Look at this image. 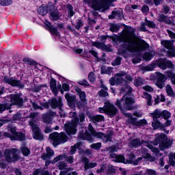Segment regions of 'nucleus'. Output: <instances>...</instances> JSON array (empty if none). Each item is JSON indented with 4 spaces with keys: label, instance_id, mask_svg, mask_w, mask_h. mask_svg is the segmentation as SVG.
I'll list each match as a JSON object with an SVG mask.
<instances>
[{
    "label": "nucleus",
    "instance_id": "nucleus-1",
    "mask_svg": "<svg viewBox=\"0 0 175 175\" xmlns=\"http://www.w3.org/2000/svg\"><path fill=\"white\" fill-rule=\"evenodd\" d=\"M125 27V31L128 33V36L120 37V42H122L120 46V52L121 54H126V53H141L143 51H146L148 49H150V44L146 42V40L139 38L136 42H131L132 40L131 38H136V34L135 33V30L132 29L131 26H126L123 24Z\"/></svg>",
    "mask_w": 175,
    "mask_h": 175
},
{
    "label": "nucleus",
    "instance_id": "nucleus-2",
    "mask_svg": "<svg viewBox=\"0 0 175 175\" xmlns=\"http://www.w3.org/2000/svg\"><path fill=\"white\" fill-rule=\"evenodd\" d=\"M123 103V106L125 110L128 111H131V110H136L137 109V105H132L135 103V99L132 97H126V94H124L120 99H118L116 102V106L120 109V110H122V105H121Z\"/></svg>",
    "mask_w": 175,
    "mask_h": 175
},
{
    "label": "nucleus",
    "instance_id": "nucleus-3",
    "mask_svg": "<svg viewBox=\"0 0 175 175\" xmlns=\"http://www.w3.org/2000/svg\"><path fill=\"white\" fill-rule=\"evenodd\" d=\"M8 131L11 134L8 132L3 133V136H5V137H8V139H10V140L16 142H24V140H25V135L23 131L17 132V127L10 126L8 128Z\"/></svg>",
    "mask_w": 175,
    "mask_h": 175
},
{
    "label": "nucleus",
    "instance_id": "nucleus-4",
    "mask_svg": "<svg viewBox=\"0 0 175 175\" xmlns=\"http://www.w3.org/2000/svg\"><path fill=\"white\" fill-rule=\"evenodd\" d=\"M49 139L53 140V146L57 147V146H59V144L66 143L69 139V137H68V135L65 132H61L60 133L54 132L49 135Z\"/></svg>",
    "mask_w": 175,
    "mask_h": 175
},
{
    "label": "nucleus",
    "instance_id": "nucleus-5",
    "mask_svg": "<svg viewBox=\"0 0 175 175\" xmlns=\"http://www.w3.org/2000/svg\"><path fill=\"white\" fill-rule=\"evenodd\" d=\"M23 93L10 94L8 96L10 103L7 102L9 110L12 109V106H17L21 107L24 105V98L22 97Z\"/></svg>",
    "mask_w": 175,
    "mask_h": 175
},
{
    "label": "nucleus",
    "instance_id": "nucleus-6",
    "mask_svg": "<svg viewBox=\"0 0 175 175\" xmlns=\"http://www.w3.org/2000/svg\"><path fill=\"white\" fill-rule=\"evenodd\" d=\"M113 2H117V0H96L93 1V8L94 10L105 12L110 9Z\"/></svg>",
    "mask_w": 175,
    "mask_h": 175
},
{
    "label": "nucleus",
    "instance_id": "nucleus-7",
    "mask_svg": "<svg viewBox=\"0 0 175 175\" xmlns=\"http://www.w3.org/2000/svg\"><path fill=\"white\" fill-rule=\"evenodd\" d=\"M98 110L99 113H105V114H107L111 118L115 117L118 112V109L110 102H105L104 107H99Z\"/></svg>",
    "mask_w": 175,
    "mask_h": 175
},
{
    "label": "nucleus",
    "instance_id": "nucleus-8",
    "mask_svg": "<svg viewBox=\"0 0 175 175\" xmlns=\"http://www.w3.org/2000/svg\"><path fill=\"white\" fill-rule=\"evenodd\" d=\"M74 116H76L74 121L65 124V131L70 136L72 135H76L77 133V125H79V118H77V113H74Z\"/></svg>",
    "mask_w": 175,
    "mask_h": 175
},
{
    "label": "nucleus",
    "instance_id": "nucleus-9",
    "mask_svg": "<svg viewBox=\"0 0 175 175\" xmlns=\"http://www.w3.org/2000/svg\"><path fill=\"white\" fill-rule=\"evenodd\" d=\"M16 152H17V149L16 148L6 149L4 152V157L6 162L8 163L17 162V161L20 159V157Z\"/></svg>",
    "mask_w": 175,
    "mask_h": 175
},
{
    "label": "nucleus",
    "instance_id": "nucleus-10",
    "mask_svg": "<svg viewBox=\"0 0 175 175\" xmlns=\"http://www.w3.org/2000/svg\"><path fill=\"white\" fill-rule=\"evenodd\" d=\"M3 82L5 84H9L11 87H16L20 90H23L25 87L24 83H23L21 80L16 79V78L13 77H9L8 76H4Z\"/></svg>",
    "mask_w": 175,
    "mask_h": 175
},
{
    "label": "nucleus",
    "instance_id": "nucleus-11",
    "mask_svg": "<svg viewBox=\"0 0 175 175\" xmlns=\"http://www.w3.org/2000/svg\"><path fill=\"white\" fill-rule=\"evenodd\" d=\"M157 66H159L160 69H173L174 68V65L170 60H167V59L160 58L156 62Z\"/></svg>",
    "mask_w": 175,
    "mask_h": 175
},
{
    "label": "nucleus",
    "instance_id": "nucleus-12",
    "mask_svg": "<svg viewBox=\"0 0 175 175\" xmlns=\"http://www.w3.org/2000/svg\"><path fill=\"white\" fill-rule=\"evenodd\" d=\"M155 79H157L156 85L160 90H162L165 87V81L167 80V77L162 74L161 72H157L154 75Z\"/></svg>",
    "mask_w": 175,
    "mask_h": 175
},
{
    "label": "nucleus",
    "instance_id": "nucleus-13",
    "mask_svg": "<svg viewBox=\"0 0 175 175\" xmlns=\"http://www.w3.org/2000/svg\"><path fill=\"white\" fill-rule=\"evenodd\" d=\"M44 28L53 35V36H61V33L58 31V27L53 26L51 22L46 20L44 21Z\"/></svg>",
    "mask_w": 175,
    "mask_h": 175
},
{
    "label": "nucleus",
    "instance_id": "nucleus-14",
    "mask_svg": "<svg viewBox=\"0 0 175 175\" xmlns=\"http://www.w3.org/2000/svg\"><path fill=\"white\" fill-rule=\"evenodd\" d=\"M129 123H130L133 126H145L147 125V120L146 119L139 120H137V118H131L129 120Z\"/></svg>",
    "mask_w": 175,
    "mask_h": 175
},
{
    "label": "nucleus",
    "instance_id": "nucleus-15",
    "mask_svg": "<svg viewBox=\"0 0 175 175\" xmlns=\"http://www.w3.org/2000/svg\"><path fill=\"white\" fill-rule=\"evenodd\" d=\"M50 105L51 109H59L60 111H64L62 109V107L64 104L62 103V100L61 98L57 100L55 98H53L51 99Z\"/></svg>",
    "mask_w": 175,
    "mask_h": 175
},
{
    "label": "nucleus",
    "instance_id": "nucleus-16",
    "mask_svg": "<svg viewBox=\"0 0 175 175\" xmlns=\"http://www.w3.org/2000/svg\"><path fill=\"white\" fill-rule=\"evenodd\" d=\"M82 162L84 163V170H88V169H94L98 166L97 163H90V159L88 157H83Z\"/></svg>",
    "mask_w": 175,
    "mask_h": 175
},
{
    "label": "nucleus",
    "instance_id": "nucleus-17",
    "mask_svg": "<svg viewBox=\"0 0 175 175\" xmlns=\"http://www.w3.org/2000/svg\"><path fill=\"white\" fill-rule=\"evenodd\" d=\"M65 98L67 100L68 106L70 109H74L76 107V95L70 96L69 94L65 95Z\"/></svg>",
    "mask_w": 175,
    "mask_h": 175
},
{
    "label": "nucleus",
    "instance_id": "nucleus-18",
    "mask_svg": "<svg viewBox=\"0 0 175 175\" xmlns=\"http://www.w3.org/2000/svg\"><path fill=\"white\" fill-rule=\"evenodd\" d=\"M165 140H167V137H166L165 133H157L153 143L154 146H158V144L160 146L161 143H163Z\"/></svg>",
    "mask_w": 175,
    "mask_h": 175
},
{
    "label": "nucleus",
    "instance_id": "nucleus-19",
    "mask_svg": "<svg viewBox=\"0 0 175 175\" xmlns=\"http://www.w3.org/2000/svg\"><path fill=\"white\" fill-rule=\"evenodd\" d=\"M50 89L53 95L57 96L58 95V89L57 88V81L51 77L50 81Z\"/></svg>",
    "mask_w": 175,
    "mask_h": 175
},
{
    "label": "nucleus",
    "instance_id": "nucleus-20",
    "mask_svg": "<svg viewBox=\"0 0 175 175\" xmlns=\"http://www.w3.org/2000/svg\"><path fill=\"white\" fill-rule=\"evenodd\" d=\"M32 132L34 140L42 141L43 140V139H44V136H43V134H42V132L40 131V129L39 127L38 129H36L35 130H33Z\"/></svg>",
    "mask_w": 175,
    "mask_h": 175
},
{
    "label": "nucleus",
    "instance_id": "nucleus-21",
    "mask_svg": "<svg viewBox=\"0 0 175 175\" xmlns=\"http://www.w3.org/2000/svg\"><path fill=\"white\" fill-rule=\"evenodd\" d=\"M143 144L140 138L131 139H130V146L132 148H137Z\"/></svg>",
    "mask_w": 175,
    "mask_h": 175
},
{
    "label": "nucleus",
    "instance_id": "nucleus-22",
    "mask_svg": "<svg viewBox=\"0 0 175 175\" xmlns=\"http://www.w3.org/2000/svg\"><path fill=\"white\" fill-rule=\"evenodd\" d=\"M49 18L51 21H58V20L61 19V16L59 15V12L58 10H56L53 12L49 13Z\"/></svg>",
    "mask_w": 175,
    "mask_h": 175
},
{
    "label": "nucleus",
    "instance_id": "nucleus-23",
    "mask_svg": "<svg viewBox=\"0 0 175 175\" xmlns=\"http://www.w3.org/2000/svg\"><path fill=\"white\" fill-rule=\"evenodd\" d=\"M109 20H114V18H118V20H122V15L120 10L112 11L111 14L109 16Z\"/></svg>",
    "mask_w": 175,
    "mask_h": 175
},
{
    "label": "nucleus",
    "instance_id": "nucleus-24",
    "mask_svg": "<svg viewBox=\"0 0 175 175\" xmlns=\"http://www.w3.org/2000/svg\"><path fill=\"white\" fill-rule=\"evenodd\" d=\"M79 137L81 140H88L89 139H91V134L87 130L85 131V133L84 131H81L79 133Z\"/></svg>",
    "mask_w": 175,
    "mask_h": 175
},
{
    "label": "nucleus",
    "instance_id": "nucleus-25",
    "mask_svg": "<svg viewBox=\"0 0 175 175\" xmlns=\"http://www.w3.org/2000/svg\"><path fill=\"white\" fill-rule=\"evenodd\" d=\"M173 144V141L169 140V141H164V142L161 143L159 145L160 150H166V148H170Z\"/></svg>",
    "mask_w": 175,
    "mask_h": 175
},
{
    "label": "nucleus",
    "instance_id": "nucleus-26",
    "mask_svg": "<svg viewBox=\"0 0 175 175\" xmlns=\"http://www.w3.org/2000/svg\"><path fill=\"white\" fill-rule=\"evenodd\" d=\"M113 135H114L113 131H109L108 133L105 134L103 138L104 143H111L113 142Z\"/></svg>",
    "mask_w": 175,
    "mask_h": 175
},
{
    "label": "nucleus",
    "instance_id": "nucleus-27",
    "mask_svg": "<svg viewBox=\"0 0 175 175\" xmlns=\"http://www.w3.org/2000/svg\"><path fill=\"white\" fill-rule=\"evenodd\" d=\"M108 38L109 39H111V40H113V42H116V40H117V38H118V36L117 35L114 36H109V35H105V36H100V40L101 43H105L106 42V40H107Z\"/></svg>",
    "mask_w": 175,
    "mask_h": 175
},
{
    "label": "nucleus",
    "instance_id": "nucleus-28",
    "mask_svg": "<svg viewBox=\"0 0 175 175\" xmlns=\"http://www.w3.org/2000/svg\"><path fill=\"white\" fill-rule=\"evenodd\" d=\"M91 120L94 124H97L98 122H102L105 121V116H103V115L93 116L91 118Z\"/></svg>",
    "mask_w": 175,
    "mask_h": 175
},
{
    "label": "nucleus",
    "instance_id": "nucleus-29",
    "mask_svg": "<svg viewBox=\"0 0 175 175\" xmlns=\"http://www.w3.org/2000/svg\"><path fill=\"white\" fill-rule=\"evenodd\" d=\"M53 116H54L51 112L45 114L42 118L44 124H51L53 121Z\"/></svg>",
    "mask_w": 175,
    "mask_h": 175
},
{
    "label": "nucleus",
    "instance_id": "nucleus-30",
    "mask_svg": "<svg viewBox=\"0 0 175 175\" xmlns=\"http://www.w3.org/2000/svg\"><path fill=\"white\" fill-rule=\"evenodd\" d=\"M24 64L26 65H30L31 66H36L38 62L29 57H24L23 59Z\"/></svg>",
    "mask_w": 175,
    "mask_h": 175
},
{
    "label": "nucleus",
    "instance_id": "nucleus-31",
    "mask_svg": "<svg viewBox=\"0 0 175 175\" xmlns=\"http://www.w3.org/2000/svg\"><path fill=\"white\" fill-rule=\"evenodd\" d=\"M46 8L48 13H53L58 10L54 6V4L50 1L46 4Z\"/></svg>",
    "mask_w": 175,
    "mask_h": 175
},
{
    "label": "nucleus",
    "instance_id": "nucleus-32",
    "mask_svg": "<svg viewBox=\"0 0 175 175\" xmlns=\"http://www.w3.org/2000/svg\"><path fill=\"white\" fill-rule=\"evenodd\" d=\"M120 26L116 23H109V31L111 32H118L120 31Z\"/></svg>",
    "mask_w": 175,
    "mask_h": 175
},
{
    "label": "nucleus",
    "instance_id": "nucleus-33",
    "mask_svg": "<svg viewBox=\"0 0 175 175\" xmlns=\"http://www.w3.org/2000/svg\"><path fill=\"white\" fill-rule=\"evenodd\" d=\"M38 12L40 16H46L47 14V13H49L46 5H44V6L41 5L38 8Z\"/></svg>",
    "mask_w": 175,
    "mask_h": 175
},
{
    "label": "nucleus",
    "instance_id": "nucleus-34",
    "mask_svg": "<svg viewBox=\"0 0 175 175\" xmlns=\"http://www.w3.org/2000/svg\"><path fill=\"white\" fill-rule=\"evenodd\" d=\"M161 113L162 112H161L159 109H155L151 114L152 116L153 120H158V118H161Z\"/></svg>",
    "mask_w": 175,
    "mask_h": 175
},
{
    "label": "nucleus",
    "instance_id": "nucleus-35",
    "mask_svg": "<svg viewBox=\"0 0 175 175\" xmlns=\"http://www.w3.org/2000/svg\"><path fill=\"white\" fill-rule=\"evenodd\" d=\"M146 25L148 27V28H152V29H155L157 28V25L154 21H148L147 18L145 19Z\"/></svg>",
    "mask_w": 175,
    "mask_h": 175
},
{
    "label": "nucleus",
    "instance_id": "nucleus-36",
    "mask_svg": "<svg viewBox=\"0 0 175 175\" xmlns=\"http://www.w3.org/2000/svg\"><path fill=\"white\" fill-rule=\"evenodd\" d=\"M67 9H68V17H73V16H75V12L73 11V5H72L71 4H67Z\"/></svg>",
    "mask_w": 175,
    "mask_h": 175
},
{
    "label": "nucleus",
    "instance_id": "nucleus-37",
    "mask_svg": "<svg viewBox=\"0 0 175 175\" xmlns=\"http://www.w3.org/2000/svg\"><path fill=\"white\" fill-rule=\"evenodd\" d=\"M162 46L165 47V49H167V50H169L172 49V46H173V44H172V42L169 40H163L161 42Z\"/></svg>",
    "mask_w": 175,
    "mask_h": 175
},
{
    "label": "nucleus",
    "instance_id": "nucleus-38",
    "mask_svg": "<svg viewBox=\"0 0 175 175\" xmlns=\"http://www.w3.org/2000/svg\"><path fill=\"white\" fill-rule=\"evenodd\" d=\"M171 116H172V114L167 110H163V111H161V117L164 120H169V118H170Z\"/></svg>",
    "mask_w": 175,
    "mask_h": 175
},
{
    "label": "nucleus",
    "instance_id": "nucleus-39",
    "mask_svg": "<svg viewBox=\"0 0 175 175\" xmlns=\"http://www.w3.org/2000/svg\"><path fill=\"white\" fill-rule=\"evenodd\" d=\"M21 152H22L23 157H28V155H29V154H31V150H29V148H28V147L23 146L21 148Z\"/></svg>",
    "mask_w": 175,
    "mask_h": 175
},
{
    "label": "nucleus",
    "instance_id": "nucleus-40",
    "mask_svg": "<svg viewBox=\"0 0 175 175\" xmlns=\"http://www.w3.org/2000/svg\"><path fill=\"white\" fill-rule=\"evenodd\" d=\"M13 4V1L12 0H0V5L1 6H10Z\"/></svg>",
    "mask_w": 175,
    "mask_h": 175
},
{
    "label": "nucleus",
    "instance_id": "nucleus-41",
    "mask_svg": "<svg viewBox=\"0 0 175 175\" xmlns=\"http://www.w3.org/2000/svg\"><path fill=\"white\" fill-rule=\"evenodd\" d=\"M121 61H122V57L118 56L113 62L111 63L112 66H117L121 65Z\"/></svg>",
    "mask_w": 175,
    "mask_h": 175
},
{
    "label": "nucleus",
    "instance_id": "nucleus-42",
    "mask_svg": "<svg viewBox=\"0 0 175 175\" xmlns=\"http://www.w3.org/2000/svg\"><path fill=\"white\" fill-rule=\"evenodd\" d=\"M91 148H93L94 150H96V151H99L100 148H102V143L101 142H97L95 144H92L90 146Z\"/></svg>",
    "mask_w": 175,
    "mask_h": 175
},
{
    "label": "nucleus",
    "instance_id": "nucleus-43",
    "mask_svg": "<svg viewBox=\"0 0 175 175\" xmlns=\"http://www.w3.org/2000/svg\"><path fill=\"white\" fill-rule=\"evenodd\" d=\"M116 161L118 163H124L125 162V157L122 154H118L116 157Z\"/></svg>",
    "mask_w": 175,
    "mask_h": 175
},
{
    "label": "nucleus",
    "instance_id": "nucleus-44",
    "mask_svg": "<svg viewBox=\"0 0 175 175\" xmlns=\"http://www.w3.org/2000/svg\"><path fill=\"white\" fill-rule=\"evenodd\" d=\"M104 43L105 42L95 41V42H92V46H93L94 47H96V49H102V47H103Z\"/></svg>",
    "mask_w": 175,
    "mask_h": 175
},
{
    "label": "nucleus",
    "instance_id": "nucleus-45",
    "mask_svg": "<svg viewBox=\"0 0 175 175\" xmlns=\"http://www.w3.org/2000/svg\"><path fill=\"white\" fill-rule=\"evenodd\" d=\"M8 106V102L4 103L3 104L0 103V113H3L5 110H9V107Z\"/></svg>",
    "mask_w": 175,
    "mask_h": 175
},
{
    "label": "nucleus",
    "instance_id": "nucleus-46",
    "mask_svg": "<svg viewBox=\"0 0 175 175\" xmlns=\"http://www.w3.org/2000/svg\"><path fill=\"white\" fill-rule=\"evenodd\" d=\"M152 53L150 52H146L144 55V59H145V61H151V59H152Z\"/></svg>",
    "mask_w": 175,
    "mask_h": 175
},
{
    "label": "nucleus",
    "instance_id": "nucleus-47",
    "mask_svg": "<svg viewBox=\"0 0 175 175\" xmlns=\"http://www.w3.org/2000/svg\"><path fill=\"white\" fill-rule=\"evenodd\" d=\"M167 17V16L163 14H159L158 21H159V23H165Z\"/></svg>",
    "mask_w": 175,
    "mask_h": 175
},
{
    "label": "nucleus",
    "instance_id": "nucleus-48",
    "mask_svg": "<svg viewBox=\"0 0 175 175\" xmlns=\"http://www.w3.org/2000/svg\"><path fill=\"white\" fill-rule=\"evenodd\" d=\"M83 25H84V23H83V20L79 19L77 22V25L75 26V28L77 31H80V28H82Z\"/></svg>",
    "mask_w": 175,
    "mask_h": 175
},
{
    "label": "nucleus",
    "instance_id": "nucleus-49",
    "mask_svg": "<svg viewBox=\"0 0 175 175\" xmlns=\"http://www.w3.org/2000/svg\"><path fill=\"white\" fill-rule=\"evenodd\" d=\"M144 159H147L149 162H154L155 157H152L150 153H146V154L144 157Z\"/></svg>",
    "mask_w": 175,
    "mask_h": 175
},
{
    "label": "nucleus",
    "instance_id": "nucleus-50",
    "mask_svg": "<svg viewBox=\"0 0 175 175\" xmlns=\"http://www.w3.org/2000/svg\"><path fill=\"white\" fill-rule=\"evenodd\" d=\"M65 157V160L68 163H70V165H72L75 161V157L73 156H68L66 154Z\"/></svg>",
    "mask_w": 175,
    "mask_h": 175
},
{
    "label": "nucleus",
    "instance_id": "nucleus-51",
    "mask_svg": "<svg viewBox=\"0 0 175 175\" xmlns=\"http://www.w3.org/2000/svg\"><path fill=\"white\" fill-rule=\"evenodd\" d=\"M78 109H83V107H85V105L87 104V101H77V103H75Z\"/></svg>",
    "mask_w": 175,
    "mask_h": 175
},
{
    "label": "nucleus",
    "instance_id": "nucleus-52",
    "mask_svg": "<svg viewBox=\"0 0 175 175\" xmlns=\"http://www.w3.org/2000/svg\"><path fill=\"white\" fill-rule=\"evenodd\" d=\"M154 122L152 123V126L154 129H159V126L161 125V122L157 120H153Z\"/></svg>",
    "mask_w": 175,
    "mask_h": 175
},
{
    "label": "nucleus",
    "instance_id": "nucleus-53",
    "mask_svg": "<svg viewBox=\"0 0 175 175\" xmlns=\"http://www.w3.org/2000/svg\"><path fill=\"white\" fill-rule=\"evenodd\" d=\"M134 85H135V87H141V85H143V79L142 78L135 79Z\"/></svg>",
    "mask_w": 175,
    "mask_h": 175
},
{
    "label": "nucleus",
    "instance_id": "nucleus-54",
    "mask_svg": "<svg viewBox=\"0 0 175 175\" xmlns=\"http://www.w3.org/2000/svg\"><path fill=\"white\" fill-rule=\"evenodd\" d=\"M101 50H103V51H107V53H111V51H113V49H111V46L105 45V43L103 44Z\"/></svg>",
    "mask_w": 175,
    "mask_h": 175
},
{
    "label": "nucleus",
    "instance_id": "nucleus-55",
    "mask_svg": "<svg viewBox=\"0 0 175 175\" xmlns=\"http://www.w3.org/2000/svg\"><path fill=\"white\" fill-rule=\"evenodd\" d=\"M79 99L80 100H82V102H87L85 92L83 91L81 93L79 94Z\"/></svg>",
    "mask_w": 175,
    "mask_h": 175
},
{
    "label": "nucleus",
    "instance_id": "nucleus-56",
    "mask_svg": "<svg viewBox=\"0 0 175 175\" xmlns=\"http://www.w3.org/2000/svg\"><path fill=\"white\" fill-rule=\"evenodd\" d=\"M109 95V93L106 92V90L101 89L100 92H98V96H100V98H106Z\"/></svg>",
    "mask_w": 175,
    "mask_h": 175
},
{
    "label": "nucleus",
    "instance_id": "nucleus-57",
    "mask_svg": "<svg viewBox=\"0 0 175 175\" xmlns=\"http://www.w3.org/2000/svg\"><path fill=\"white\" fill-rule=\"evenodd\" d=\"M88 80L90 83H94L95 81V74L94 72H90L88 75Z\"/></svg>",
    "mask_w": 175,
    "mask_h": 175
},
{
    "label": "nucleus",
    "instance_id": "nucleus-58",
    "mask_svg": "<svg viewBox=\"0 0 175 175\" xmlns=\"http://www.w3.org/2000/svg\"><path fill=\"white\" fill-rule=\"evenodd\" d=\"M166 93L168 96H174V92H173V89L172 88V86H169L166 89Z\"/></svg>",
    "mask_w": 175,
    "mask_h": 175
},
{
    "label": "nucleus",
    "instance_id": "nucleus-59",
    "mask_svg": "<svg viewBox=\"0 0 175 175\" xmlns=\"http://www.w3.org/2000/svg\"><path fill=\"white\" fill-rule=\"evenodd\" d=\"M57 167L59 170H64L66 167V163L64 161H60L57 163Z\"/></svg>",
    "mask_w": 175,
    "mask_h": 175
},
{
    "label": "nucleus",
    "instance_id": "nucleus-60",
    "mask_svg": "<svg viewBox=\"0 0 175 175\" xmlns=\"http://www.w3.org/2000/svg\"><path fill=\"white\" fill-rule=\"evenodd\" d=\"M12 120L13 121H20V120H21V113L17 112L16 113L14 114Z\"/></svg>",
    "mask_w": 175,
    "mask_h": 175
},
{
    "label": "nucleus",
    "instance_id": "nucleus-61",
    "mask_svg": "<svg viewBox=\"0 0 175 175\" xmlns=\"http://www.w3.org/2000/svg\"><path fill=\"white\" fill-rule=\"evenodd\" d=\"M41 159H42L43 161H49V160L51 159V157L49 156V154H48L46 153H43L41 155Z\"/></svg>",
    "mask_w": 175,
    "mask_h": 175
},
{
    "label": "nucleus",
    "instance_id": "nucleus-62",
    "mask_svg": "<svg viewBox=\"0 0 175 175\" xmlns=\"http://www.w3.org/2000/svg\"><path fill=\"white\" fill-rule=\"evenodd\" d=\"M107 173L108 174H116V168L113 166L108 167Z\"/></svg>",
    "mask_w": 175,
    "mask_h": 175
},
{
    "label": "nucleus",
    "instance_id": "nucleus-63",
    "mask_svg": "<svg viewBox=\"0 0 175 175\" xmlns=\"http://www.w3.org/2000/svg\"><path fill=\"white\" fill-rule=\"evenodd\" d=\"M46 154H48V155L51 157H53V155H54L55 154L54 150H53V149H51L50 146L46 147Z\"/></svg>",
    "mask_w": 175,
    "mask_h": 175
},
{
    "label": "nucleus",
    "instance_id": "nucleus-64",
    "mask_svg": "<svg viewBox=\"0 0 175 175\" xmlns=\"http://www.w3.org/2000/svg\"><path fill=\"white\" fill-rule=\"evenodd\" d=\"M167 33H168L170 38H171V39H175V33L173 32L172 30H167Z\"/></svg>",
    "mask_w": 175,
    "mask_h": 175
}]
</instances>
